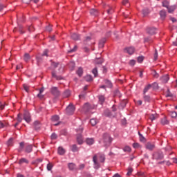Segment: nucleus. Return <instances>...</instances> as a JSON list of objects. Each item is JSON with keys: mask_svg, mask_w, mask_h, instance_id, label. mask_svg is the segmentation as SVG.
<instances>
[{"mask_svg": "<svg viewBox=\"0 0 177 177\" xmlns=\"http://www.w3.org/2000/svg\"><path fill=\"white\" fill-rule=\"evenodd\" d=\"M77 142L78 145H82L84 143V140L82 139V136L81 134H77Z\"/></svg>", "mask_w": 177, "mask_h": 177, "instance_id": "2eb2a0df", "label": "nucleus"}, {"mask_svg": "<svg viewBox=\"0 0 177 177\" xmlns=\"http://www.w3.org/2000/svg\"><path fill=\"white\" fill-rule=\"evenodd\" d=\"M152 75L154 78H158V77H160V75H158V73H157V71H153Z\"/></svg>", "mask_w": 177, "mask_h": 177, "instance_id": "a18cd8bd", "label": "nucleus"}, {"mask_svg": "<svg viewBox=\"0 0 177 177\" xmlns=\"http://www.w3.org/2000/svg\"><path fill=\"white\" fill-rule=\"evenodd\" d=\"M68 168L69 171H75L77 169V165L71 162L68 164Z\"/></svg>", "mask_w": 177, "mask_h": 177, "instance_id": "f8f14e48", "label": "nucleus"}, {"mask_svg": "<svg viewBox=\"0 0 177 177\" xmlns=\"http://www.w3.org/2000/svg\"><path fill=\"white\" fill-rule=\"evenodd\" d=\"M162 6H163L164 8H168L169 6V2H168V1H167V0H165V1L162 2Z\"/></svg>", "mask_w": 177, "mask_h": 177, "instance_id": "72a5a7b5", "label": "nucleus"}, {"mask_svg": "<svg viewBox=\"0 0 177 177\" xmlns=\"http://www.w3.org/2000/svg\"><path fill=\"white\" fill-rule=\"evenodd\" d=\"M68 66L69 67H71V70H74V67H75V64L71 62L69 63Z\"/></svg>", "mask_w": 177, "mask_h": 177, "instance_id": "49530a36", "label": "nucleus"}, {"mask_svg": "<svg viewBox=\"0 0 177 177\" xmlns=\"http://www.w3.org/2000/svg\"><path fill=\"white\" fill-rule=\"evenodd\" d=\"M90 15L96 17V16H99V12H97V10L92 8L90 10Z\"/></svg>", "mask_w": 177, "mask_h": 177, "instance_id": "4468645a", "label": "nucleus"}, {"mask_svg": "<svg viewBox=\"0 0 177 177\" xmlns=\"http://www.w3.org/2000/svg\"><path fill=\"white\" fill-rule=\"evenodd\" d=\"M36 60H37V64H39V63H41V62H42V57H37Z\"/></svg>", "mask_w": 177, "mask_h": 177, "instance_id": "864d4df0", "label": "nucleus"}, {"mask_svg": "<svg viewBox=\"0 0 177 177\" xmlns=\"http://www.w3.org/2000/svg\"><path fill=\"white\" fill-rule=\"evenodd\" d=\"M133 171V169H132V168H129V169H128V172H127V175H131V174H132V172Z\"/></svg>", "mask_w": 177, "mask_h": 177, "instance_id": "69168bd1", "label": "nucleus"}, {"mask_svg": "<svg viewBox=\"0 0 177 177\" xmlns=\"http://www.w3.org/2000/svg\"><path fill=\"white\" fill-rule=\"evenodd\" d=\"M113 12H114V10L111 7L109 10H107L108 15H111V13H113Z\"/></svg>", "mask_w": 177, "mask_h": 177, "instance_id": "13d9d810", "label": "nucleus"}, {"mask_svg": "<svg viewBox=\"0 0 177 177\" xmlns=\"http://www.w3.org/2000/svg\"><path fill=\"white\" fill-rule=\"evenodd\" d=\"M104 146H109L111 143V138L109 133H104L103 136Z\"/></svg>", "mask_w": 177, "mask_h": 177, "instance_id": "f03ea898", "label": "nucleus"}, {"mask_svg": "<svg viewBox=\"0 0 177 177\" xmlns=\"http://www.w3.org/2000/svg\"><path fill=\"white\" fill-rule=\"evenodd\" d=\"M146 149H147V150H154L156 145L153 143L151 142H147L145 145Z\"/></svg>", "mask_w": 177, "mask_h": 177, "instance_id": "1a4fd4ad", "label": "nucleus"}, {"mask_svg": "<svg viewBox=\"0 0 177 177\" xmlns=\"http://www.w3.org/2000/svg\"><path fill=\"white\" fill-rule=\"evenodd\" d=\"M98 99L101 104H103V103H104V100H106V98L103 95H99Z\"/></svg>", "mask_w": 177, "mask_h": 177, "instance_id": "c756f323", "label": "nucleus"}, {"mask_svg": "<svg viewBox=\"0 0 177 177\" xmlns=\"http://www.w3.org/2000/svg\"><path fill=\"white\" fill-rule=\"evenodd\" d=\"M31 59V56H30V54L28 53H25L24 59V61L27 63L30 59Z\"/></svg>", "mask_w": 177, "mask_h": 177, "instance_id": "b1692460", "label": "nucleus"}, {"mask_svg": "<svg viewBox=\"0 0 177 177\" xmlns=\"http://www.w3.org/2000/svg\"><path fill=\"white\" fill-rule=\"evenodd\" d=\"M122 5L124 6H129V1L128 0H124L122 1Z\"/></svg>", "mask_w": 177, "mask_h": 177, "instance_id": "de8ad7c7", "label": "nucleus"}, {"mask_svg": "<svg viewBox=\"0 0 177 177\" xmlns=\"http://www.w3.org/2000/svg\"><path fill=\"white\" fill-rule=\"evenodd\" d=\"M92 109H95V106L91 105L89 103H86L83 107L84 111H89V110H92Z\"/></svg>", "mask_w": 177, "mask_h": 177, "instance_id": "6e6552de", "label": "nucleus"}, {"mask_svg": "<svg viewBox=\"0 0 177 177\" xmlns=\"http://www.w3.org/2000/svg\"><path fill=\"white\" fill-rule=\"evenodd\" d=\"M151 88V84H148L145 87L143 90V95H146L147 92H149V90Z\"/></svg>", "mask_w": 177, "mask_h": 177, "instance_id": "393cba45", "label": "nucleus"}, {"mask_svg": "<svg viewBox=\"0 0 177 177\" xmlns=\"http://www.w3.org/2000/svg\"><path fill=\"white\" fill-rule=\"evenodd\" d=\"M135 103L137 106H142V100H136L135 101Z\"/></svg>", "mask_w": 177, "mask_h": 177, "instance_id": "4d7b16f0", "label": "nucleus"}, {"mask_svg": "<svg viewBox=\"0 0 177 177\" xmlns=\"http://www.w3.org/2000/svg\"><path fill=\"white\" fill-rule=\"evenodd\" d=\"M160 81H162V84H167L169 81V76L168 75H163L160 77Z\"/></svg>", "mask_w": 177, "mask_h": 177, "instance_id": "9b49d317", "label": "nucleus"}, {"mask_svg": "<svg viewBox=\"0 0 177 177\" xmlns=\"http://www.w3.org/2000/svg\"><path fill=\"white\" fill-rule=\"evenodd\" d=\"M162 158H164V153L161 151H157L153 154V159L156 160V161H160Z\"/></svg>", "mask_w": 177, "mask_h": 177, "instance_id": "f257e3e1", "label": "nucleus"}, {"mask_svg": "<svg viewBox=\"0 0 177 177\" xmlns=\"http://www.w3.org/2000/svg\"><path fill=\"white\" fill-rule=\"evenodd\" d=\"M160 16L161 19L162 20H164V19H165V17H167V12H165V10H162L160 12Z\"/></svg>", "mask_w": 177, "mask_h": 177, "instance_id": "6ab92c4d", "label": "nucleus"}, {"mask_svg": "<svg viewBox=\"0 0 177 177\" xmlns=\"http://www.w3.org/2000/svg\"><path fill=\"white\" fill-rule=\"evenodd\" d=\"M147 34H149V35H154V34H156L157 32V28L154 27H148L147 28Z\"/></svg>", "mask_w": 177, "mask_h": 177, "instance_id": "423d86ee", "label": "nucleus"}, {"mask_svg": "<svg viewBox=\"0 0 177 177\" xmlns=\"http://www.w3.org/2000/svg\"><path fill=\"white\" fill-rule=\"evenodd\" d=\"M85 80H86V81H87V82H90V81H92L93 78H92V76L91 75H87L85 77Z\"/></svg>", "mask_w": 177, "mask_h": 177, "instance_id": "c9c22d12", "label": "nucleus"}, {"mask_svg": "<svg viewBox=\"0 0 177 177\" xmlns=\"http://www.w3.org/2000/svg\"><path fill=\"white\" fill-rule=\"evenodd\" d=\"M149 118L151 120V121H154L155 120H157L158 118V115L156 113H152L149 114Z\"/></svg>", "mask_w": 177, "mask_h": 177, "instance_id": "9d476101", "label": "nucleus"}, {"mask_svg": "<svg viewBox=\"0 0 177 177\" xmlns=\"http://www.w3.org/2000/svg\"><path fill=\"white\" fill-rule=\"evenodd\" d=\"M17 120L19 123L21 122V121H23V119L21 118V117H20V114H18Z\"/></svg>", "mask_w": 177, "mask_h": 177, "instance_id": "338daca9", "label": "nucleus"}, {"mask_svg": "<svg viewBox=\"0 0 177 177\" xmlns=\"http://www.w3.org/2000/svg\"><path fill=\"white\" fill-rule=\"evenodd\" d=\"M24 91H26V92H28L29 89H30V86H28V84H24Z\"/></svg>", "mask_w": 177, "mask_h": 177, "instance_id": "37998d69", "label": "nucleus"}, {"mask_svg": "<svg viewBox=\"0 0 177 177\" xmlns=\"http://www.w3.org/2000/svg\"><path fill=\"white\" fill-rule=\"evenodd\" d=\"M48 50H45L43 53V54L41 55V56H47L48 57Z\"/></svg>", "mask_w": 177, "mask_h": 177, "instance_id": "774afa93", "label": "nucleus"}, {"mask_svg": "<svg viewBox=\"0 0 177 177\" xmlns=\"http://www.w3.org/2000/svg\"><path fill=\"white\" fill-rule=\"evenodd\" d=\"M84 73V70L82 68H79L78 70L77 71V74L79 77H82V74Z\"/></svg>", "mask_w": 177, "mask_h": 177, "instance_id": "bb28decb", "label": "nucleus"}, {"mask_svg": "<svg viewBox=\"0 0 177 177\" xmlns=\"http://www.w3.org/2000/svg\"><path fill=\"white\" fill-rule=\"evenodd\" d=\"M124 151H127L129 153V151H131V147L126 146L124 149H123Z\"/></svg>", "mask_w": 177, "mask_h": 177, "instance_id": "6e6d98bb", "label": "nucleus"}, {"mask_svg": "<svg viewBox=\"0 0 177 177\" xmlns=\"http://www.w3.org/2000/svg\"><path fill=\"white\" fill-rule=\"evenodd\" d=\"M51 66L54 67V68H56L59 66L58 62H52Z\"/></svg>", "mask_w": 177, "mask_h": 177, "instance_id": "5fc2aeb1", "label": "nucleus"}, {"mask_svg": "<svg viewBox=\"0 0 177 177\" xmlns=\"http://www.w3.org/2000/svg\"><path fill=\"white\" fill-rule=\"evenodd\" d=\"M90 124H91L92 127H95L97 124V120L95 118L91 119Z\"/></svg>", "mask_w": 177, "mask_h": 177, "instance_id": "473e14b6", "label": "nucleus"}, {"mask_svg": "<svg viewBox=\"0 0 177 177\" xmlns=\"http://www.w3.org/2000/svg\"><path fill=\"white\" fill-rule=\"evenodd\" d=\"M28 164V160L22 158L21 159L19 160V164Z\"/></svg>", "mask_w": 177, "mask_h": 177, "instance_id": "cd10ccee", "label": "nucleus"}, {"mask_svg": "<svg viewBox=\"0 0 177 177\" xmlns=\"http://www.w3.org/2000/svg\"><path fill=\"white\" fill-rule=\"evenodd\" d=\"M37 97H39V99L42 100V99H44V97H45V95H42V93H39L37 94Z\"/></svg>", "mask_w": 177, "mask_h": 177, "instance_id": "bf43d9fd", "label": "nucleus"}, {"mask_svg": "<svg viewBox=\"0 0 177 177\" xmlns=\"http://www.w3.org/2000/svg\"><path fill=\"white\" fill-rule=\"evenodd\" d=\"M8 146H13V138H10L7 142Z\"/></svg>", "mask_w": 177, "mask_h": 177, "instance_id": "f704fd0d", "label": "nucleus"}, {"mask_svg": "<svg viewBox=\"0 0 177 177\" xmlns=\"http://www.w3.org/2000/svg\"><path fill=\"white\" fill-rule=\"evenodd\" d=\"M52 121H59V115H55L54 116L52 117L51 118Z\"/></svg>", "mask_w": 177, "mask_h": 177, "instance_id": "c03bdc74", "label": "nucleus"}, {"mask_svg": "<svg viewBox=\"0 0 177 177\" xmlns=\"http://www.w3.org/2000/svg\"><path fill=\"white\" fill-rule=\"evenodd\" d=\"M70 95H71L70 91L66 90L64 93V97H68V96H70Z\"/></svg>", "mask_w": 177, "mask_h": 177, "instance_id": "4c0bfd02", "label": "nucleus"}, {"mask_svg": "<svg viewBox=\"0 0 177 177\" xmlns=\"http://www.w3.org/2000/svg\"><path fill=\"white\" fill-rule=\"evenodd\" d=\"M66 110L67 114H68V115H71L74 114V111H75V108L74 107V105L71 104L66 107Z\"/></svg>", "mask_w": 177, "mask_h": 177, "instance_id": "20e7f679", "label": "nucleus"}, {"mask_svg": "<svg viewBox=\"0 0 177 177\" xmlns=\"http://www.w3.org/2000/svg\"><path fill=\"white\" fill-rule=\"evenodd\" d=\"M65 153L66 150L63 147H59L58 148V154H59L60 156H63Z\"/></svg>", "mask_w": 177, "mask_h": 177, "instance_id": "412c9836", "label": "nucleus"}, {"mask_svg": "<svg viewBox=\"0 0 177 177\" xmlns=\"http://www.w3.org/2000/svg\"><path fill=\"white\" fill-rule=\"evenodd\" d=\"M32 151V145H28L26 148V153H31Z\"/></svg>", "mask_w": 177, "mask_h": 177, "instance_id": "7c9ffc66", "label": "nucleus"}, {"mask_svg": "<svg viewBox=\"0 0 177 177\" xmlns=\"http://www.w3.org/2000/svg\"><path fill=\"white\" fill-rule=\"evenodd\" d=\"M104 44H106V38H103L99 41V48H103L104 46Z\"/></svg>", "mask_w": 177, "mask_h": 177, "instance_id": "aec40b11", "label": "nucleus"}, {"mask_svg": "<svg viewBox=\"0 0 177 177\" xmlns=\"http://www.w3.org/2000/svg\"><path fill=\"white\" fill-rule=\"evenodd\" d=\"M24 120H25V121L26 122H30V121H31V115H30V112H28V111H25L24 112Z\"/></svg>", "mask_w": 177, "mask_h": 177, "instance_id": "0eeeda50", "label": "nucleus"}, {"mask_svg": "<svg viewBox=\"0 0 177 177\" xmlns=\"http://www.w3.org/2000/svg\"><path fill=\"white\" fill-rule=\"evenodd\" d=\"M5 127H6V122L5 121H0V129H2V128H5Z\"/></svg>", "mask_w": 177, "mask_h": 177, "instance_id": "58836bf2", "label": "nucleus"}, {"mask_svg": "<svg viewBox=\"0 0 177 177\" xmlns=\"http://www.w3.org/2000/svg\"><path fill=\"white\" fill-rule=\"evenodd\" d=\"M125 52L128 53L129 55H133L135 52V48L133 47H129L125 49Z\"/></svg>", "mask_w": 177, "mask_h": 177, "instance_id": "ddd939ff", "label": "nucleus"}, {"mask_svg": "<svg viewBox=\"0 0 177 177\" xmlns=\"http://www.w3.org/2000/svg\"><path fill=\"white\" fill-rule=\"evenodd\" d=\"M52 140H55V139H57V134L56 133H53L50 136Z\"/></svg>", "mask_w": 177, "mask_h": 177, "instance_id": "a19ab883", "label": "nucleus"}, {"mask_svg": "<svg viewBox=\"0 0 177 177\" xmlns=\"http://www.w3.org/2000/svg\"><path fill=\"white\" fill-rule=\"evenodd\" d=\"M34 127H35V129L36 131H38V129L41 128V123H39V121H35L34 122Z\"/></svg>", "mask_w": 177, "mask_h": 177, "instance_id": "a211bd4d", "label": "nucleus"}, {"mask_svg": "<svg viewBox=\"0 0 177 177\" xmlns=\"http://www.w3.org/2000/svg\"><path fill=\"white\" fill-rule=\"evenodd\" d=\"M142 13H143L144 16H147V15L149 14V10H147V9L143 10Z\"/></svg>", "mask_w": 177, "mask_h": 177, "instance_id": "680f3d73", "label": "nucleus"}, {"mask_svg": "<svg viewBox=\"0 0 177 177\" xmlns=\"http://www.w3.org/2000/svg\"><path fill=\"white\" fill-rule=\"evenodd\" d=\"M170 115H171V118H176L177 113L176 111H171V112H170Z\"/></svg>", "mask_w": 177, "mask_h": 177, "instance_id": "ea45409f", "label": "nucleus"}, {"mask_svg": "<svg viewBox=\"0 0 177 177\" xmlns=\"http://www.w3.org/2000/svg\"><path fill=\"white\" fill-rule=\"evenodd\" d=\"M52 77L53 78H55V80H62V76H57V75H56V73L55 71L52 72Z\"/></svg>", "mask_w": 177, "mask_h": 177, "instance_id": "a878e982", "label": "nucleus"}, {"mask_svg": "<svg viewBox=\"0 0 177 177\" xmlns=\"http://www.w3.org/2000/svg\"><path fill=\"white\" fill-rule=\"evenodd\" d=\"M53 167V166L52 165H50V164L47 165L48 171H51Z\"/></svg>", "mask_w": 177, "mask_h": 177, "instance_id": "0e129e2a", "label": "nucleus"}, {"mask_svg": "<svg viewBox=\"0 0 177 177\" xmlns=\"http://www.w3.org/2000/svg\"><path fill=\"white\" fill-rule=\"evenodd\" d=\"M139 133L140 142H145V137H143V136L140 134V133Z\"/></svg>", "mask_w": 177, "mask_h": 177, "instance_id": "e2e57ef3", "label": "nucleus"}, {"mask_svg": "<svg viewBox=\"0 0 177 177\" xmlns=\"http://www.w3.org/2000/svg\"><path fill=\"white\" fill-rule=\"evenodd\" d=\"M168 12L169 13H174L175 11V9H176V6H171L170 7H168Z\"/></svg>", "mask_w": 177, "mask_h": 177, "instance_id": "4be33fe9", "label": "nucleus"}, {"mask_svg": "<svg viewBox=\"0 0 177 177\" xmlns=\"http://www.w3.org/2000/svg\"><path fill=\"white\" fill-rule=\"evenodd\" d=\"M172 96H174V95H172L170 92L169 90H167V93L166 94V97H172Z\"/></svg>", "mask_w": 177, "mask_h": 177, "instance_id": "8fccbe9b", "label": "nucleus"}, {"mask_svg": "<svg viewBox=\"0 0 177 177\" xmlns=\"http://www.w3.org/2000/svg\"><path fill=\"white\" fill-rule=\"evenodd\" d=\"M72 39H74V41H78L80 39V35L77 33H73L71 35Z\"/></svg>", "mask_w": 177, "mask_h": 177, "instance_id": "5701e85b", "label": "nucleus"}, {"mask_svg": "<svg viewBox=\"0 0 177 177\" xmlns=\"http://www.w3.org/2000/svg\"><path fill=\"white\" fill-rule=\"evenodd\" d=\"M144 59H145V58L143 57V56L138 57V63H142V62H143Z\"/></svg>", "mask_w": 177, "mask_h": 177, "instance_id": "052dcab7", "label": "nucleus"}, {"mask_svg": "<svg viewBox=\"0 0 177 177\" xmlns=\"http://www.w3.org/2000/svg\"><path fill=\"white\" fill-rule=\"evenodd\" d=\"M80 149H78V147H77V145H72L71 151H73V153H75L78 151Z\"/></svg>", "mask_w": 177, "mask_h": 177, "instance_id": "c85d7f7f", "label": "nucleus"}, {"mask_svg": "<svg viewBox=\"0 0 177 177\" xmlns=\"http://www.w3.org/2000/svg\"><path fill=\"white\" fill-rule=\"evenodd\" d=\"M50 93L55 97H59V96H60V91H59V88H57V87H55V86L52 87L50 88Z\"/></svg>", "mask_w": 177, "mask_h": 177, "instance_id": "7ed1b4c3", "label": "nucleus"}, {"mask_svg": "<svg viewBox=\"0 0 177 177\" xmlns=\"http://www.w3.org/2000/svg\"><path fill=\"white\" fill-rule=\"evenodd\" d=\"M94 77H97V68H94L92 71Z\"/></svg>", "mask_w": 177, "mask_h": 177, "instance_id": "79ce46f5", "label": "nucleus"}, {"mask_svg": "<svg viewBox=\"0 0 177 177\" xmlns=\"http://www.w3.org/2000/svg\"><path fill=\"white\" fill-rule=\"evenodd\" d=\"M102 63H103V59H97L95 60L96 64H102Z\"/></svg>", "mask_w": 177, "mask_h": 177, "instance_id": "09e8293b", "label": "nucleus"}, {"mask_svg": "<svg viewBox=\"0 0 177 177\" xmlns=\"http://www.w3.org/2000/svg\"><path fill=\"white\" fill-rule=\"evenodd\" d=\"M143 99L145 102H150V96L146 95V94H144Z\"/></svg>", "mask_w": 177, "mask_h": 177, "instance_id": "e433bc0d", "label": "nucleus"}, {"mask_svg": "<svg viewBox=\"0 0 177 177\" xmlns=\"http://www.w3.org/2000/svg\"><path fill=\"white\" fill-rule=\"evenodd\" d=\"M86 145H88V146H92V145H93V143H95V139L93 138H86Z\"/></svg>", "mask_w": 177, "mask_h": 177, "instance_id": "dca6fc26", "label": "nucleus"}, {"mask_svg": "<svg viewBox=\"0 0 177 177\" xmlns=\"http://www.w3.org/2000/svg\"><path fill=\"white\" fill-rule=\"evenodd\" d=\"M19 31L20 34H24V31H23V26L21 25L19 26Z\"/></svg>", "mask_w": 177, "mask_h": 177, "instance_id": "3c124183", "label": "nucleus"}, {"mask_svg": "<svg viewBox=\"0 0 177 177\" xmlns=\"http://www.w3.org/2000/svg\"><path fill=\"white\" fill-rule=\"evenodd\" d=\"M160 124H162V125H168L169 124V121H168L167 117H164L161 119Z\"/></svg>", "mask_w": 177, "mask_h": 177, "instance_id": "f3484780", "label": "nucleus"}, {"mask_svg": "<svg viewBox=\"0 0 177 177\" xmlns=\"http://www.w3.org/2000/svg\"><path fill=\"white\" fill-rule=\"evenodd\" d=\"M93 161L94 163V168L95 169H99V168H100V164L99 163V162H97V155H94L93 158Z\"/></svg>", "mask_w": 177, "mask_h": 177, "instance_id": "39448f33", "label": "nucleus"}, {"mask_svg": "<svg viewBox=\"0 0 177 177\" xmlns=\"http://www.w3.org/2000/svg\"><path fill=\"white\" fill-rule=\"evenodd\" d=\"M85 95H86V92H83V93L79 95L80 99H84L85 98Z\"/></svg>", "mask_w": 177, "mask_h": 177, "instance_id": "603ef678", "label": "nucleus"}, {"mask_svg": "<svg viewBox=\"0 0 177 177\" xmlns=\"http://www.w3.org/2000/svg\"><path fill=\"white\" fill-rule=\"evenodd\" d=\"M99 160L100 162H104L106 160V156H104V154L100 153Z\"/></svg>", "mask_w": 177, "mask_h": 177, "instance_id": "2f4dec72", "label": "nucleus"}]
</instances>
